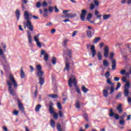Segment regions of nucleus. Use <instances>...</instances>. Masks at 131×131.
<instances>
[{
	"label": "nucleus",
	"mask_w": 131,
	"mask_h": 131,
	"mask_svg": "<svg viewBox=\"0 0 131 131\" xmlns=\"http://www.w3.org/2000/svg\"><path fill=\"white\" fill-rule=\"evenodd\" d=\"M57 106L58 109H59V110H62V104H61V103H60L59 102H57Z\"/></svg>",
	"instance_id": "nucleus-43"
},
{
	"label": "nucleus",
	"mask_w": 131,
	"mask_h": 131,
	"mask_svg": "<svg viewBox=\"0 0 131 131\" xmlns=\"http://www.w3.org/2000/svg\"><path fill=\"white\" fill-rule=\"evenodd\" d=\"M94 5L95 7H99L100 2L98 0H94Z\"/></svg>",
	"instance_id": "nucleus-38"
},
{
	"label": "nucleus",
	"mask_w": 131,
	"mask_h": 131,
	"mask_svg": "<svg viewBox=\"0 0 131 131\" xmlns=\"http://www.w3.org/2000/svg\"><path fill=\"white\" fill-rule=\"evenodd\" d=\"M82 91L83 92L85 93H88V92H89V89H86L85 86L82 85Z\"/></svg>",
	"instance_id": "nucleus-29"
},
{
	"label": "nucleus",
	"mask_w": 131,
	"mask_h": 131,
	"mask_svg": "<svg viewBox=\"0 0 131 131\" xmlns=\"http://www.w3.org/2000/svg\"><path fill=\"white\" fill-rule=\"evenodd\" d=\"M0 56H1L2 58L0 59V61L4 67H5V65L8 64V61L7 60V57H6V55H5V54L4 53V50L2 49H0Z\"/></svg>",
	"instance_id": "nucleus-4"
},
{
	"label": "nucleus",
	"mask_w": 131,
	"mask_h": 131,
	"mask_svg": "<svg viewBox=\"0 0 131 131\" xmlns=\"http://www.w3.org/2000/svg\"><path fill=\"white\" fill-rule=\"evenodd\" d=\"M126 73V71L125 70H122L120 72V74H121V75H125Z\"/></svg>",
	"instance_id": "nucleus-47"
},
{
	"label": "nucleus",
	"mask_w": 131,
	"mask_h": 131,
	"mask_svg": "<svg viewBox=\"0 0 131 131\" xmlns=\"http://www.w3.org/2000/svg\"><path fill=\"white\" fill-rule=\"evenodd\" d=\"M54 10L55 13H58L59 12V9L57 8V6L54 7Z\"/></svg>",
	"instance_id": "nucleus-61"
},
{
	"label": "nucleus",
	"mask_w": 131,
	"mask_h": 131,
	"mask_svg": "<svg viewBox=\"0 0 131 131\" xmlns=\"http://www.w3.org/2000/svg\"><path fill=\"white\" fill-rule=\"evenodd\" d=\"M97 58L98 60H99V61H101V60H102V53H101V52H98Z\"/></svg>",
	"instance_id": "nucleus-35"
},
{
	"label": "nucleus",
	"mask_w": 131,
	"mask_h": 131,
	"mask_svg": "<svg viewBox=\"0 0 131 131\" xmlns=\"http://www.w3.org/2000/svg\"><path fill=\"white\" fill-rule=\"evenodd\" d=\"M38 37H39V34L34 36V40L35 42H36L37 46L38 48H41V42H39V39H38Z\"/></svg>",
	"instance_id": "nucleus-10"
},
{
	"label": "nucleus",
	"mask_w": 131,
	"mask_h": 131,
	"mask_svg": "<svg viewBox=\"0 0 131 131\" xmlns=\"http://www.w3.org/2000/svg\"><path fill=\"white\" fill-rule=\"evenodd\" d=\"M92 17H93V15H92V14L91 13L88 14L87 16V20H90V19H91Z\"/></svg>",
	"instance_id": "nucleus-59"
},
{
	"label": "nucleus",
	"mask_w": 131,
	"mask_h": 131,
	"mask_svg": "<svg viewBox=\"0 0 131 131\" xmlns=\"http://www.w3.org/2000/svg\"><path fill=\"white\" fill-rule=\"evenodd\" d=\"M76 16H77V14H76V13H74L72 14H70V17L71 19H72V18H75V17H76Z\"/></svg>",
	"instance_id": "nucleus-50"
},
{
	"label": "nucleus",
	"mask_w": 131,
	"mask_h": 131,
	"mask_svg": "<svg viewBox=\"0 0 131 131\" xmlns=\"http://www.w3.org/2000/svg\"><path fill=\"white\" fill-rule=\"evenodd\" d=\"M127 79H126V76H123L122 78V81H123V82H126L127 81Z\"/></svg>",
	"instance_id": "nucleus-55"
},
{
	"label": "nucleus",
	"mask_w": 131,
	"mask_h": 131,
	"mask_svg": "<svg viewBox=\"0 0 131 131\" xmlns=\"http://www.w3.org/2000/svg\"><path fill=\"white\" fill-rule=\"evenodd\" d=\"M36 7L37 8H40V7H41V3L40 2H38L36 4Z\"/></svg>",
	"instance_id": "nucleus-49"
},
{
	"label": "nucleus",
	"mask_w": 131,
	"mask_h": 131,
	"mask_svg": "<svg viewBox=\"0 0 131 131\" xmlns=\"http://www.w3.org/2000/svg\"><path fill=\"white\" fill-rule=\"evenodd\" d=\"M109 116L110 117H115V119H116V120H118L119 119V115L117 114H115L113 112V109L111 108L109 110Z\"/></svg>",
	"instance_id": "nucleus-7"
},
{
	"label": "nucleus",
	"mask_w": 131,
	"mask_h": 131,
	"mask_svg": "<svg viewBox=\"0 0 131 131\" xmlns=\"http://www.w3.org/2000/svg\"><path fill=\"white\" fill-rule=\"evenodd\" d=\"M65 18H70V13H67L64 16Z\"/></svg>",
	"instance_id": "nucleus-63"
},
{
	"label": "nucleus",
	"mask_w": 131,
	"mask_h": 131,
	"mask_svg": "<svg viewBox=\"0 0 131 131\" xmlns=\"http://www.w3.org/2000/svg\"><path fill=\"white\" fill-rule=\"evenodd\" d=\"M103 64L104 67H108L109 66V63H108V61L106 59L103 60Z\"/></svg>",
	"instance_id": "nucleus-31"
},
{
	"label": "nucleus",
	"mask_w": 131,
	"mask_h": 131,
	"mask_svg": "<svg viewBox=\"0 0 131 131\" xmlns=\"http://www.w3.org/2000/svg\"><path fill=\"white\" fill-rule=\"evenodd\" d=\"M52 115H53L54 119H55L56 120L58 119V114L57 113L55 112L52 114Z\"/></svg>",
	"instance_id": "nucleus-39"
},
{
	"label": "nucleus",
	"mask_w": 131,
	"mask_h": 131,
	"mask_svg": "<svg viewBox=\"0 0 131 131\" xmlns=\"http://www.w3.org/2000/svg\"><path fill=\"white\" fill-rule=\"evenodd\" d=\"M12 113H13V114L14 115H16V116H17L18 114H19V111H16V110H14V111H13Z\"/></svg>",
	"instance_id": "nucleus-53"
},
{
	"label": "nucleus",
	"mask_w": 131,
	"mask_h": 131,
	"mask_svg": "<svg viewBox=\"0 0 131 131\" xmlns=\"http://www.w3.org/2000/svg\"><path fill=\"white\" fill-rule=\"evenodd\" d=\"M50 125L53 128H55V121L53 119L50 121Z\"/></svg>",
	"instance_id": "nucleus-30"
},
{
	"label": "nucleus",
	"mask_w": 131,
	"mask_h": 131,
	"mask_svg": "<svg viewBox=\"0 0 131 131\" xmlns=\"http://www.w3.org/2000/svg\"><path fill=\"white\" fill-rule=\"evenodd\" d=\"M9 80L10 81H7V85H8V91L11 96H15L16 95V92L13 89V84L14 89H17L18 88V83H17V81L15 80L14 76L11 74L9 75ZM11 82H12L13 84Z\"/></svg>",
	"instance_id": "nucleus-1"
},
{
	"label": "nucleus",
	"mask_w": 131,
	"mask_h": 131,
	"mask_svg": "<svg viewBox=\"0 0 131 131\" xmlns=\"http://www.w3.org/2000/svg\"><path fill=\"white\" fill-rule=\"evenodd\" d=\"M110 17H111V14H104L103 15V20H108Z\"/></svg>",
	"instance_id": "nucleus-27"
},
{
	"label": "nucleus",
	"mask_w": 131,
	"mask_h": 131,
	"mask_svg": "<svg viewBox=\"0 0 131 131\" xmlns=\"http://www.w3.org/2000/svg\"><path fill=\"white\" fill-rule=\"evenodd\" d=\"M106 82L107 84H109V85L112 86V85H115V84L114 83H113L111 81V79H110V78H108L106 80Z\"/></svg>",
	"instance_id": "nucleus-23"
},
{
	"label": "nucleus",
	"mask_w": 131,
	"mask_h": 131,
	"mask_svg": "<svg viewBox=\"0 0 131 131\" xmlns=\"http://www.w3.org/2000/svg\"><path fill=\"white\" fill-rule=\"evenodd\" d=\"M44 74L45 73L42 71H39L37 73V76H38L39 78L42 77Z\"/></svg>",
	"instance_id": "nucleus-19"
},
{
	"label": "nucleus",
	"mask_w": 131,
	"mask_h": 131,
	"mask_svg": "<svg viewBox=\"0 0 131 131\" xmlns=\"http://www.w3.org/2000/svg\"><path fill=\"white\" fill-rule=\"evenodd\" d=\"M87 36L89 38H91L93 36L92 35V32L90 30L86 31Z\"/></svg>",
	"instance_id": "nucleus-33"
},
{
	"label": "nucleus",
	"mask_w": 131,
	"mask_h": 131,
	"mask_svg": "<svg viewBox=\"0 0 131 131\" xmlns=\"http://www.w3.org/2000/svg\"><path fill=\"white\" fill-rule=\"evenodd\" d=\"M117 110L118 113H122V104L121 103L118 104V106L117 107Z\"/></svg>",
	"instance_id": "nucleus-16"
},
{
	"label": "nucleus",
	"mask_w": 131,
	"mask_h": 131,
	"mask_svg": "<svg viewBox=\"0 0 131 131\" xmlns=\"http://www.w3.org/2000/svg\"><path fill=\"white\" fill-rule=\"evenodd\" d=\"M39 83L40 85H43L45 83V78L41 77L39 78Z\"/></svg>",
	"instance_id": "nucleus-22"
},
{
	"label": "nucleus",
	"mask_w": 131,
	"mask_h": 131,
	"mask_svg": "<svg viewBox=\"0 0 131 131\" xmlns=\"http://www.w3.org/2000/svg\"><path fill=\"white\" fill-rule=\"evenodd\" d=\"M63 55H67L69 58H71V50H67L64 51Z\"/></svg>",
	"instance_id": "nucleus-20"
},
{
	"label": "nucleus",
	"mask_w": 131,
	"mask_h": 131,
	"mask_svg": "<svg viewBox=\"0 0 131 131\" xmlns=\"http://www.w3.org/2000/svg\"><path fill=\"white\" fill-rule=\"evenodd\" d=\"M129 86H130V83L129 82H127L124 85V95L125 97H127L129 95Z\"/></svg>",
	"instance_id": "nucleus-6"
},
{
	"label": "nucleus",
	"mask_w": 131,
	"mask_h": 131,
	"mask_svg": "<svg viewBox=\"0 0 131 131\" xmlns=\"http://www.w3.org/2000/svg\"><path fill=\"white\" fill-rule=\"evenodd\" d=\"M120 86H121V84H120V83L119 82L117 84V86L115 88V90L117 91V90H118L120 88Z\"/></svg>",
	"instance_id": "nucleus-46"
},
{
	"label": "nucleus",
	"mask_w": 131,
	"mask_h": 131,
	"mask_svg": "<svg viewBox=\"0 0 131 131\" xmlns=\"http://www.w3.org/2000/svg\"><path fill=\"white\" fill-rule=\"evenodd\" d=\"M53 10H54V7H53L52 6H50L49 7V11L50 13H52Z\"/></svg>",
	"instance_id": "nucleus-58"
},
{
	"label": "nucleus",
	"mask_w": 131,
	"mask_h": 131,
	"mask_svg": "<svg viewBox=\"0 0 131 131\" xmlns=\"http://www.w3.org/2000/svg\"><path fill=\"white\" fill-rule=\"evenodd\" d=\"M49 108H53V106H54V103H53V101H50L49 102Z\"/></svg>",
	"instance_id": "nucleus-57"
},
{
	"label": "nucleus",
	"mask_w": 131,
	"mask_h": 131,
	"mask_svg": "<svg viewBox=\"0 0 131 131\" xmlns=\"http://www.w3.org/2000/svg\"><path fill=\"white\" fill-rule=\"evenodd\" d=\"M101 40V37H96L94 40H93V42L94 43H98V42Z\"/></svg>",
	"instance_id": "nucleus-28"
},
{
	"label": "nucleus",
	"mask_w": 131,
	"mask_h": 131,
	"mask_svg": "<svg viewBox=\"0 0 131 131\" xmlns=\"http://www.w3.org/2000/svg\"><path fill=\"white\" fill-rule=\"evenodd\" d=\"M45 53L46 51H45V50H41V55L40 57L41 58V57H42V55H44V60L46 62H48V61H49V54Z\"/></svg>",
	"instance_id": "nucleus-11"
},
{
	"label": "nucleus",
	"mask_w": 131,
	"mask_h": 131,
	"mask_svg": "<svg viewBox=\"0 0 131 131\" xmlns=\"http://www.w3.org/2000/svg\"><path fill=\"white\" fill-rule=\"evenodd\" d=\"M36 69L38 71H41V66L40 65L37 66Z\"/></svg>",
	"instance_id": "nucleus-54"
},
{
	"label": "nucleus",
	"mask_w": 131,
	"mask_h": 131,
	"mask_svg": "<svg viewBox=\"0 0 131 131\" xmlns=\"http://www.w3.org/2000/svg\"><path fill=\"white\" fill-rule=\"evenodd\" d=\"M68 41H69V40H68V39H66L63 41L62 46H63L64 48H66V45H67V42H68Z\"/></svg>",
	"instance_id": "nucleus-34"
},
{
	"label": "nucleus",
	"mask_w": 131,
	"mask_h": 131,
	"mask_svg": "<svg viewBox=\"0 0 131 131\" xmlns=\"http://www.w3.org/2000/svg\"><path fill=\"white\" fill-rule=\"evenodd\" d=\"M87 13H88V11L86 10L82 9L81 11L80 18L81 21H84L85 19V16L86 15Z\"/></svg>",
	"instance_id": "nucleus-8"
},
{
	"label": "nucleus",
	"mask_w": 131,
	"mask_h": 131,
	"mask_svg": "<svg viewBox=\"0 0 131 131\" xmlns=\"http://www.w3.org/2000/svg\"><path fill=\"white\" fill-rule=\"evenodd\" d=\"M104 53L103 56L105 58H108V55H109V47L105 46L103 49Z\"/></svg>",
	"instance_id": "nucleus-12"
},
{
	"label": "nucleus",
	"mask_w": 131,
	"mask_h": 131,
	"mask_svg": "<svg viewBox=\"0 0 131 131\" xmlns=\"http://www.w3.org/2000/svg\"><path fill=\"white\" fill-rule=\"evenodd\" d=\"M121 97V92H119L118 95L116 96V99H119Z\"/></svg>",
	"instance_id": "nucleus-60"
},
{
	"label": "nucleus",
	"mask_w": 131,
	"mask_h": 131,
	"mask_svg": "<svg viewBox=\"0 0 131 131\" xmlns=\"http://www.w3.org/2000/svg\"><path fill=\"white\" fill-rule=\"evenodd\" d=\"M110 76V72L109 71H107L105 74V77L108 79L109 78Z\"/></svg>",
	"instance_id": "nucleus-45"
},
{
	"label": "nucleus",
	"mask_w": 131,
	"mask_h": 131,
	"mask_svg": "<svg viewBox=\"0 0 131 131\" xmlns=\"http://www.w3.org/2000/svg\"><path fill=\"white\" fill-rule=\"evenodd\" d=\"M83 117L86 121L89 122V116H88V114L84 113L83 114Z\"/></svg>",
	"instance_id": "nucleus-40"
},
{
	"label": "nucleus",
	"mask_w": 131,
	"mask_h": 131,
	"mask_svg": "<svg viewBox=\"0 0 131 131\" xmlns=\"http://www.w3.org/2000/svg\"><path fill=\"white\" fill-rule=\"evenodd\" d=\"M90 50L91 51L93 58H94L97 53V52L96 51V49H95V45H92L90 47Z\"/></svg>",
	"instance_id": "nucleus-13"
},
{
	"label": "nucleus",
	"mask_w": 131,
	"mask_h": 131,
	"mask_svg": "<svg viewBox=\"0 0 131 131\" xmlns=\"http://www.w3.org/2000/svg\"><path fill=\"white\" fill-rule=\"evenodd\" d=\"M18 104V108L21 112H24V106L23 104L21 103V101L18 99L17 100Z\"/></svg>",
	"instance_id": "nucleus-15"
},
{
	"label": "nucleus",
	"mask_w": 131,
	"mask_h": 131,
	"mask_svg": "<svg viewBox=\"0 0 131 131\" xmlns=\"http://www.w3.org/2000/svg\"><path fill=\"white\" fill-rule=\"evenodd\" d=\"M49 113L50 114H53V113H55V111H54V108L53 107H49Z\"/></svg>",
	"instance_id": "nucleus-44"
},
{
	"label": "nucleus",
	"mask_w": 131,
	"mask_h": 131,
	"mask_svg": "<svg viewBox=\"0 0 131 131\" xmlns=\"http://www.w3.org/2000/svg\"><path fill=\"white\" fill-rule=\"evenodd\" d=\"M115 88V85H113L112 86H111V91L110 92V94H113L114 93V89Z\"/></svg>",
	"instance_id": "nucleus-36"
},
{
	"label": "nucleus",
	"mask_w": 131,
	"mask_h": 131,
	"mask_svg": "<svg viewBox=\"0 0 131 131\" xmlns=\"http://www.w3.org/2000/svg\"><path fill=\"white\" fill-rule=\"evenodd\" d=\"M102 93L103 95V97L105 98L108 97V95H109V93L108 92V91L106 89H104L102 91Z\"/></svg>",
	"instance_id": "nucleus-18"
},
{
	"label": "nucleus",
	"mask_w": 131,
	"mask_h": 131,
	"mask_svg": "<svg viewBox=\"0 0 131 131\" xmlns=\"http://www.w3.org/2000/svg\"><path fill=\"white\" fill-rule=\"evenodd\" d=\"M78 32L77 31H75L73 32L72 34V37H74V36H75L76 35V34H77V33Z\"/></svg>",
	"instance_id": "nucleus-56"
},
{
	"label": "nucleus",
	"mask_w": 131,
	"mask_h": 131,
	"mask_svg": "<svg viewBox=\"0 0 131 131\" xmlns=\"http://www.w3.org/2000/svg\"><path fill=\"white\" fill-rule=\"evenodd\" d=\"M3 49H4V52H6L7 51V45H6V43H2L1 44Z\"/></svg>",
	"instance_id": "nucleus-41"
},
{
	"label": "nucleus",
	"mask_w": 131,
	"mask_h": 131,
	"mask_svg": "<svg viewBox=\"0 0 131 131\" xmlns=\"http://www.w3.org/2000/svg\"><path fill=\"white\" fill-rule=\"evenodd\" d=\"M58 115L60 118H62V117H63V112L61 111H58Z\"/></svg>",
	"instance_id": "nucleus-52"
},
{
	"label": "nucleus",
	"mask_w": 131,
	"mask_h": 131,
	"mask_svg": "<svg viewBox=\"0 0 131 131\" xmlns=\"http://www.w3.org/2000/svg\"><path fill=\"white\" fill-rule=\"evenodd\" d=\"M20 75L21 78H25V73H24V71H23V69H22V68L20 70Z\"/></svg>",
	"instance_id": "nucleus-24"
},
{
	"label": "nucleus",
	"mask_w": 131,
	"mask_h": 131,
	"mask_svg": "<svg viewBox=\"0 0 131 131\" xmlns=\"http://www.w3.org/2000/svg\"><path fill=\"white\" fill-rule=\"evenodd\" d=\"M48 97L52 98V99H57L58 98V95L57 94H49Z\"/></svg>",
	"instance_id": "nucleus-26"
},
{
	"label": "nucleus",
	"mask_w": 131,
	"mask_h": 131,
	"mask_svg": "<svg viewBox=\"0 0 131 131\" xmlns=\"http://www.w3.org/2000/svg\"><path fill=\"white\" fill-rule=\"evenodd\" d=\"M120 118H121L122 119L119 121V124L120 125H124V124H125V121L124 120V119H123V117H120Z\"/></svg>",
	"instance_id": "nucleus-21"
},
{
	"label": "nucleus",
	"mask_w": 131,
	"mask_h": 131,
	"mask_svg": "<svg viewBox=\"0 0 131 131\" xmlns=\"http://www.w3.org/2000/svg\"><path fill=\"white\" fill-rule=\"evenodd\" d=\"M30 15H31L28 13V12L25 11L24 17L25 20H27V27L30 30V31H33V26L32 25V24H31L30 18H29Z\"/></svg>",
	"instance_id": "nucleus-3"
},
{
	"label": "nucleus",
	"mask_w": 131,
	"mask_h": 131,
	"mask_svg": "<svg viewBox=\"0 0 131 131\" xmlns=\"http://www.w3.org/2000/svg\"><path fill=\"white\" fill-rule=\"evenodd\" d=\"M127 102H128V104H131V98H130V97H128Z\"/></svg>",
	"instance_id": "nucleus-64"
},
{
	"label": "nucleus",
	"mask_w": 131,
	"mask_h": 131,
	"mask_svg": "<svg viewBox=\"0 0 131 131\" xmlns=\"http://www.w3.org/2000/svg\"><path fill=\"white\" fill-rule=\"evenodd\" d=\"M41 108V105L40 104H38L36 106L35 108V111L36 112H38L39 111V110H40V108Z\"/></svg>",
	"instance_id": "nucleus-25"
},
{
	"label": "nucleus",
	"mask_w": 131,
	"mask_h": 131,
	"mask_svg": "<svg viewBox=\"0 0 131 131\" xmlns=\"http://www.w3.org/2000/svg\"><path fill=\"white\" fill-rule=\"evenodd\" d=\"M73 84L75 85L76 88V91L77 92L78 94H80V89H79V88L77 86V81L76 80V78H75V77H74V75H72L71 77L69 79V86L70 88H72L73 86Z\"/></svg>",
	"instance_id": "nucleus-2"
},
{
	"label": "nucleus",
	"mask_w": 131,
	"mask_h": 131,
	"mask_svg": "<svg viewBox=\"0 0 131 131\" xmlns=\"http://www.w3.org/2000/svg\"><path fill=\"white\" fill-rule=\"evenodd\" d=\"M57 128L58 131H62V128H61L60 124H57Z\"/></svg>",
	"instance_id": "nucleus-51"
},
{
	"label": "nucleus",
	"mask_w": 131,
	"mask_h": 131,
	"mask_svg": "<svg viewBox=\"0 0 131 131\" xmlns=\"http://www.w3.org/2000/svg\"><path fill=\"white\" fill-rule=\"evenodd\" d=\"M114 52H111L110 53V59L112 60V68L113 70H115V69L116 68V60L115 59H114Z\"/></svg>",
	"instance_id": "nucleus-5"
},
{
	"label": "nucleus",
	"mask_w": 131,
	"mask_h": 131,
	"mask_svg": "<svg viewBox=\"0 0 131 131\" xmlns=\"http://www.w3.org/2000/svg\"><path fill=\"white\" fill-rule=\"evenodd\" d=\"M98 14H99V11H98V10H96L95 12V16L97 18H101V17H102V15H98Z\"/></svg>",
	"instance_id": "nucleus-42"
},
{
	"label": "nucleus",
	"mask_w": 131,
	"mask_h": 131,
	"mask_svg": "<svg viewBox=\"0 0 131 131\" xmlns=\"http://www.w3.org/2000/svg\"><path fill=\"white\" fill-rule=\"evenodd\" d=\"M66 70H67V71L70 70V62H69V59H68V58L65 59V68L63 71H66Z\"/></svg>",
	"instance_id": "nucleus-9"
},
{
	"label": "nucleus",
	"mask_w": 131,
	"mask_h": 131,
	"mask_svg": "<svg viewBox=\"0 0 131 131\" xmlns=\"http://www.w3.org/2000/svg\"><path fill=\"white\" fill-rule=\"evenodd\" d=\"M75 106L76 108H77V109H79V108H80V103H79V101H78V100L76 101Z\"/></svg>",
	"instance_id": "nucleus-37"
},
{
	"label": "nucleus",
	"mask_w": 131,
	"mask_h": 131,
	"mask_svg": "<svg viewBox=\"0 0 131 131\" xmlns=\"http://www.w3.org/2000/svg\"><path fill=\"white\" fill-rule=\"evenodd\" d=\"M95 7L96 6H95V5H94L93 3H91L90 4V10H94V9H95Z\"/></svg>",
	"instance_id": "nucleus-48"
},
{
	"label": "nucleus",
	"mask_w": 131,
	"mask_h": 131,
	"mask_svg": "<svg viewBox=\"0 0 131 131\" xmlns=\"http://www.w3.org/2000/svg\"><path fill=\"white\" fill-rule=\"evenodd\" d=\"M15 15L17 18V20L19 21V19H20V11L18 9L16 10Z\"/></svg>",
	"instance_id": "nucleus-17"
},
{
	"label": "nucleus",
	"mask_w": 131,
	"mask_h": 131,
	"mask_svg": "<svg viewBox=\"0 0 131 131\" xmlns=\"http://www.w3.org/2000/svg\"><path fill=\"white\" fill-rule=\"evenodd\" d=\"M52 63L53 65H56L57 63V58L55 57H53L52 59Z\"/></svg>",
	"instance_id": "nucleus-32"
},
{
	"label": "nucleus",
	"mask_w": 131,
	"mask_h": 131,
	"mask_svg": "<svg viewBox=\"0 0 131 131\" xmlns=\"http://www.w3.org/2000/svg\"><path fill=\"white\" fill-rule=\"evenodd\" d=\"M27 33L28 35V40L30 43V45H32V37H31V33H30V31H29V30H28L27 31Z\"/></svg>",
	"instance_id": "nucleus-14"
},
{
	"label": "nucleus",
	"mask_w": 131,
	"mask_h": 131,
	"mask_svg": "<svg viewBox=\"0 0 131 131\" xmlns=\"http://www.w3.org/2000/svg\"><path fill=\"white\" fill-rule=\"evenodd\" d=\"M114 80L115 81H119V77H115L114 78Z\"/></svg>",
	"instance_id": "nucleus-62"
}]
</instances>
